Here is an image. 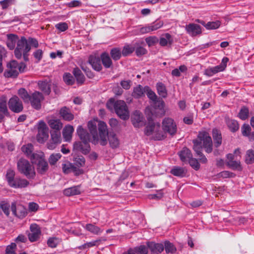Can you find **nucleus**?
<instances>
[{"instance_id":"nucleus-36","label":"nucleus","mask_w":254,"mask_h":254,"mask_svg":"<svg viewBox=\"0 0 254 254\" xmlns=\"http://www.w3.org/2000/svg\"><path fill=\"white\" fill-rule=\"evenodd\" d=\"M0 111L2 113L8 114L7 108V98L4 95L0 97Z\"/></svg>"},{"instance_id":"nucleus-19","label":"nucleus","mask_w":254,"mask_h":254,"mask_svg":"<svg viewBox=\"0 0 254 254\" xmlns=\"http://www.w3.org/2000/svg\"><path fill=\"white\" fill-rule=\"evenodd\" d=\"M48 124L50 128L53 130L51 131H60L63 128V124L60 119L53 118L48 121Z\"/></svg>"},{"instance_id":"nucleus-4","label":"nucleus","mask_w":254,"mask_h":254,"mask_svg":"<svg viewBox=\"0 0 254 254\" xmlns=\"http://www.w3.org/2000/svg\"><path fill=\"white\" fill-rule=\"evenodd\" d=\"M24 63L18 64L16 61H12L7 64V68L3 75L6 78H15L20 72H23L26 68Z\"/></svg>"},{"instance_id":"nucleus-14","label":"nucleus","mask_w":254,"mask_h":254,"mask_svg":"<svg viewBox=\"0 0 254 254\" xmlns=\"http://www.w3.org/2000/svg\"><path fill=\"white\" fill-rule=\"evenodd\" d=\"M115 112L122 119L126 120L127 117V109L126 104L123 100L117 101Z\"/></svg>"},{"instance_id":"nucleus-50","label":"nucleus","mask_w":254,"mask_h":254,"mask_svg":"<svg viewBox=\"0 0 254 254\" xmlns=\"http://www.w3.org/2000/svg\"><path fill=\"white\" fill-rule=\"evenodd\" d=\"M110 54L112 59L115 61L119 60L121 57V52L118 48H114L112 49Z\"/></svg>"},{"instance_id":"nucleus-51","label":"nucleus","mask_w":254,"mask_h":254,"mask_svg":"<svg viewBox=\"0 0 254 254\" xmlns=\"http://www.w3.org/2000/svg\"><path fill=\"white\" fill-rule=\"evenodd\" d=\"M74 164L78 167H81L85 164V159L82 156H78L74 158Z\"/></svg>"},{"instance_id":"nucleus-8","label":"nucleus","mask_w":254,"mask_h":254,"mask_svg":"<svg viewBox=\"0 0 254 254\" xmlns=\"http://www.w3.org/2000/svg\"><path fill=\"white\" fill-rule=\"evenodd\" d=\"M100 143L104 146L107 144V137L109 135L106 124L103 121H99L98 124Z\"/></svg>"},{"instance_id":"nucleus-54","label":"nucleus","mask_w":254,"mask_h":254,"mask_svg":"<svg viewBox=\"0 0 254 254\" xmlns=\"http://www.w3.org/2000/svg\"><path fill=\"white\" fill-rule=\"evenodd\" d=\"M60 240L56 237L50 238L47 241L48 246L52 248H56L60 243Z\"/></svg>"},{"instance_id":"nucleus-24","label":"nucleus","mask_w":254,"mask_h":254,"mask_svg":"<svg viewBox=\"0 0 254 254\" xmlns=\"http://www.w3.org/2000/svg\"><path fill=\"white\" fill-rule=\"evenodd\" d=\"M159 42L160 46L162 47L170 46L173 42V39L169 33H165L161 35Z\"/></svg>"},{"instance_id":"nucleus-63","label":"nucleus","mask_w":254,"mask_h":254,"mask_svg":"<svg viewBox=\"0 0 254 254\" xmlns=\"http://www.w3.org/2000/svg\"><path fill=\"white\" fill-rule=\"evenodd\" d=\"M148 248V246L146 247L145 246L141 245L135 248V251L137 254H147Z\"/></svg>"},{"instance_id":"nucleus-58","label":"nucleus","mask_w":254,"mask_h":254,"mask_svg":"<svg viewBox=\"0 0 254 254\" xmlns=\"http://www.w3.org/2000/svg\"><path fill=\"white\" fill-rule=\"evenodd\" d=\"M249 112V109L246 107H243L239 114L240 118L243 120H246L248 117Z\"/></svg>"},{"instance_id":"nucleus-9","label":"nucleus","mask_w":254,"mask_h":254,"mask_svg":"<svg viewBox=\"0 0 254 254\" xmlns=\"http://www.w3.org/2000/svg\"><path fill=\"white\" fill-rule=\"evenodd\" d=\"M162 127L164 131L171 135H174L177 132L176 124L172 118H165L162 122Z\"/></svg>"},{"instance_id":"nucleus-20","label":"nucleus","mask_w":254,"mask_h":254,"mask_svg":"<svg viewBox=\"0 0 254 254\" xmlns=\"http://www.w3.org/2000/svg\"><path fill=\"white\" fill-rule=\"evenodd\" d=\"M226 66V64H221L214 67L207 68L204 70V74L208 76H212L219 72L223 71Z\"/></svg>"},{"instance_id":"nucleus-30","label":"nucleus","mask_w":254,"mask_h":254,"mask_svg":"<svg viewBox=\"0 0 254 254\" xmlns=\"http://www.w3.org/2000/svg\"><path fill=\"white\" fill-rule=\"evenodd\" d=\"M72 73L78 83L82 84L84 82L85 77L81 71L78 68H74L73 70Z\"/></svg>"},{"instance_id":"nucleus-42","label":"nucleus","mask_w":254,"mask_h":254,"mask_svg":"<svg viewBox=\"0 0 254 254\" xmlns=\"http://www.w3.org/2000/svg\"><path fill=\"white\" fill-rule=\"evenodd\" d=\"M245 162L248 164H251L254 163V151L248 150L246 154Z\"/></svg>"},{"instance_id":"nucleus-40","label":"nucleus","mask_w":254,"mask_h":254,"mask_svg":"<svg viewBox=\"0 0 254 254\" xmlns=\"http://www.w3.org/2000/svg\"><path fill=\"white\" fill-rule=\"evenodd\" d=\"M85 229L95 235H99L102 232L101 229L92 224H88L85 226Z\"/></svg>"},{"instance_id":"nucleus-48","label":"nucleus","mask_w":254,"mask_h":254,"mask_svg":"<svg viewBox=\"0 0 254 254\" xmlns=\"http://www.w3.org/2000/svg\"><path fill=\"white\" fill-rule=\"evenodd\" d=\"M152 137L155 140H162L164 139L166 137L165 133L160 130V128L159 129H157L154 131V132L152 134Z\"/></svg>"},{"instance_id":"nucleus-52","label":"nucleus","mask_w":254,"mask_h":254,"mask_svg":"<svg viewBox=\"0 0 254 254\" xmlns=\"http://www.w3.org/2000/svg\"><path fill=\"white\" fill-rule=\"evenodd\" d=\"M145 40L148 47L154 46L159 42V39L155 36H149L146 38Z\"/></svg>"},{"instance_id":"nucleus-25","label":"nucleus","mask_w":254,"mask_h":254,"mask_svg":"<svg viewBox=\"0 0 254 254\" xmlns=\"http://www.w3.org/2000/svg\"><path fill=\"white\" fill-rule=\"evenodd\" d=\"M88 62L95 70L100 71L102 69L100 59L99 57L91 56L89 58Z\"/></svg>"},{"instance_id":"nucleus-57","label":"nucleus","mask_w":254,"mask_h":254,"mask_svg":"<svg viewBox=\"0 0 254 254\" xmlns=\"http://www.w3.org/2000/svg\"><path fill=\"white\" fill-rule=\"evenodd\" d=\"M74 165L71 163L66 162L63 164L62 170L64 173L68 174L72 171Z\"/></svg>"},{"instance_id":"nucleus-59","label":"nucleus","mask_w":254,"mask_h":254,"mask_svg":"<svg viewBox=\"0 0 254 254\" xmlns=\"http://www.w3.org/2000/svg\"><path fill=\"white\" fill-rule=\"evenodd\" d=\"M164 23L161 20H156L150 24L152 31L157 30L163 26Z\"/></svg>"},{"instance_id":"nucleus-39","label":"nucleus","mask_w":254,"mask_h":254,"mask_svg":"<svg viewBox=\"0 0 254 254\" xmlns=\"http://www.w3.org/2000/svg\"><path fill=\"white\" fill-rule=\"evenodd\" d=\"M157 89L158 93L163 98H165L167 95V92L165 86L162 83H158L157 84Z\"/></svg>"},{"instance_id":"nucleus-6","label":"nucleus","mask_w":254,"mask_h":254,"mask_svg":"<svg viewBox=\"0 0 254 254\" xmlns=\"http://www.w3.org/2000/svg\"><path fill=\"white\" fill-rule=\"evenodd\" d=\"M31 49L30 46L28 45L27 40L24 37H22L17 41V47L14 50L15 57L20 59L21 58L22 54L28 53Z\"/></svg>"},{"instance_id":"nucleus-5","label":"nucleus","mask_w":254,"mask_h":254,"mask_svg":"<svg viewBox=\"0 0 254 254\" xmlns=\"http://www.w3.org/2000/svg\"><path fill=\"white\" fill-rule=\"evenodd\" d=\"M18 170L28 178H32L35 175L33 167L26 159H21L17 162Z\"/></svg>"},{"instance_id":"nucleus-21","label":"nucleus","mask_w":254,"mask_h":254,"mask_svg":"<svg viewBox=\"0 0 254 254\" xmlns=\"http://www.w3.org/2000/svg\"><path fill=\"white\" fill-rule=\"evenodd\" d=\"M143 116L138 111H135L131 116V122L135 127H139L143 125Z\"/></svg>"},{"instance_id":"nucleus-23","label":"nucleus","mask_w":254,"mask_h":254,"mask_svg":"<svg viewBox=\"0 0 254 254\" xmlns=\"http://www.w3.org/2000/svg\"><path fill=\"white\" fill-rule=\"evenodd\" d=\"M73 149L81 151L83 154H86L90 151L89 143L81 142H75L73 144Z\"/></svg>"},{"instance_id":"nucleus-35","label":"nucleus","mask_w":254,"mask_h":254,"mask_svg":"<svg viewBox=\"0 0 254 254\" xmlns=\"http://www.w3.org/2000/svg\"><path fill=\"white\" fill-rule=\"evenodd\" d=\"M227 165L233 170L242 171V167L241 162L239 160L227 161Z\"/></svg>"},{"instance_id":"nucleus-62","label":"nucleus","mask_w":254,"mask_h":254,"mask_svg":"<svg viewBox=\"0 0 254 254\" xmlns=\"http://www.w3.org/2000/svg\"><path fill=\"white\" fill-rule=\"evenodd\" d=\"M0 207L4 213L8 216L9 214V204L7 202L2 201L0 203Z\"/></svg>"},{"instance_id":"nucleus-64","label":"nucleus","mask_w":254,"mask_h":254,"mask_svg":"<svg viewBox=\"0 0 254 254\" xmlns=\"http://www.w3.org/2000/svg\"><path fill=\"white\" fill-rule=\"evenodd\" d=\"M190 165L196 170H198L200 168V165L197 159L195 158H192V156L191 158H190L188 160Z\"/></svg>"},{"instance_id":"nucleus-53","label":"nucleus","mask_w":254,"mask_h":254,"mask_svg":"<svg viewBox=\"0 0 254 254\" xmlns=\"http://www.w3.org/2000/svg\"><path fill=\"white\" fill-rule=\"evenodd\" d=\"M146 91H147L148 97L151 100L154 101L152 107H148L147 108H151L152 109L153 108L155 103L159 102V101H162V100H159V101H156V100L157 99V96L155 94V93L152 90H150L148 87H146Z\"/></svg>"},{"instance_id":"nucleus-60","label":"nucleus","mask_w":254,"mask_h":254,"mask_svg":"<svg viewBox=\"0 0 254 254\" xmlns=\"http://www.w3.org/2000/svg\"><path fill=\"white\" fill-rule=\"evenodd\" d=\"M228 126L231 131L234 132L239 129V124L238 122L234 120H231L228 122Z\"/></svg>"},{"instance_id":"nucleus-33","label":"nucleus","mask_w":254,"mask_h":254,"mask_svg":"<svg viewBox=\"0 0 254 254\" xmlns=\"http://www.w3.org/2000/svg\"><path fill=\"white\" fill-rule=\"evenodd\" d=\"M39 88L45 94L49 95L51 92L50 84L46 81L38 82Z\"/></svg>"},{"instance_id":"nucleus-29","label":"nucleus","mask_w":254,"mask_h":254,"mask_svg":"<svg viewBox=\"0 0 254 254\" xmlns=\"http://www.w3.org/2000/svg\"><path fill=\"white\" fill-rule=\"evenodd\" d=\"M212 136L214 140V146L216 147H219L222 143V136L220 131L217 129H213Z\"/></svg>"},{"instance_id":"nucleus-17","label":"nucleus","mask_w":254,"mask_h":254,"mask_svg":"<svg viewBox=\"0 0 254 254\" xmlns=\"http://www.w3.org/2000/svg\"><path fill=\"white\" fill-rule=\"evenodd\" d=\"M77 133L83 143H89L90 141H92V140L87 130L84 129L81 126H79L77 127Z\"/></svg>"},{"instance_id":"nucleus-55","label":"nucleus","mask_w":254,"mask_h":254,"mask_svg":"<svg viewBox=\"0 0 254 254\" xmlns=\"http://www.w3.org/2000/svg\"><path fill=\"white\" fill-rule=\"evenodd\" d=\"M64 80L67 85H72L74 84L75 80L73 77L69 73H66L63 76Z\"/></svg>"},{"instance_id":"nucleus-49","label":"nucleus","mask_w":254,"mask_h":254,"mask_svg":"<svg viewBox=\"0 0 254 254\" xmlns=\"http://www.w3.org/2000/svg\"><path fill=\"white\" fill-rule=\"evenodd\" d=\"M145 89H146V88L145 87L143 89L140 85L137 86L134 89L132 93V96L135 98H138L142 96L144 94Z\"/></svg>"},{"instance_id":"nucleus-43","label":"nucleus","mask_w":254,"mask_h":254,"mask_svg":"<svg viewBox=\"0 0 254 254\" xmlns=\"http://www.w3.org/2000/svg\"><path fill=\"white\" fill-rule=\"evenodd\" d=\"M51 139L54 142L58 143H60L61 142V131H51Z\"/></svg>"},{"instance_id":"nucleus-11","label":"nucleus","mask_w":254,"mask_h":254,"mask_svg":"<svg viewBox=\"0 0 254 254\" xmlns=\"http://www.w3.org/2000/svg\"><path fill=\"white\" fill-rule=\"evenodd\" d=\"M9 108L14 113H20L23 109L22 102L17 96L11 98L8 103Z\"/></svg>"},{"instance_id":"nucleus-13","label":"nucleus","mask_w":254,"mask_h":254,"mask_svg":"<svg viewBox=\"0 0 254 254\" xmlns=\"http://www.w3.org/2000/svg\"><path fill=\"white\" fill-rule=\"evenodd\" d=\"M11 210L12 214L19 218H24L27 214V211L25 207L20 204L16 205L15 202L12 203Z\"/></svg>"},{"instance_id":"nucleus-31","label":"nucleus","mask_w":254,"mask_h":254,"mask_svg":"<svg viewBox=\"0 0 254 254\" xmlns=\"http://www.w3.org/2000/svg\"><path fill=\"white\" fill-rule=\"evenodd\" d=\"M108 136L110 146L112 148H116L118 147L119 145V140L116 135L113 132H110Z\"/></svg>"},{"instance_id":"nucleus-22","label":"nucleus","mask_w":254,"mask_h":254,"mask_svg":"<svg viewBox=\"0 0 254 254\" xmlns=\"http://www.w3.org/2000/svg\"><path fill=\"white\" fill-rule=\"evenodd\" d=\"M59 114L63 120L66 121H70L74 119V115L72 114L70 109L65 106L60 109Z\"/></svg>"},{"instance_id":"nucleus-34","label":"nucleus","mask_w":254,"mask_h":254,"mask_svg":"<svg viewBox=\"0 0 254 254\" xmlns=\"http://www.w3.org/2000/svg\"><path fill=\"white\" fill-rule=\"evenodd\" d=\"M173 175L177 177H183L186 175L185 170L181 167L175 166L170 171Z\"/></svg>"},{"instance_id":"nucleus-16","label":"nucleus","mask_w":254,"mask_h":254,"mask_svg":"<svg viewBox=\"0 0 254 254\" xmlns=\"http://www.w3.org/2000/svg\"><path fill=\"white\" fill-rule=\"evenodd\" d=\"M185 28L187 32L192 36H195L201 33V27L196 24L190 23L187 25Z\"/></svg>"},{"instance_id":"nucleus-28","label":"nucleus","mask_w":254,"mask_h":254,"mask_svg":"<svg viewBox=\"0 0 254 254\" xmlns=\"http://www.w3.org/2000/svg\"><path fill=\"white\" fill-rule=\"evenodd\" d=\"M180 159L183 162H187L190 158L192 156L190 150L186 147L183 149L179 153Z\"/></svg>"},{"instance_id":"nucleus-15","label":"nucleus","mask_w":254,"mask_h":254,"mask_svg":"<svg viewBox=\"0 0 254 254\" xmlns=\"http://www.w3.org/2000/svg\"><path fill=\"white\" fill-rule=\"evenodd\" d=\"M30 232L28 236L29 241L33 242L38 240L41 234V231L39 227L36 224H33L30 226Z\"/></svg>"},{"instance_id":"nucleus-1","label":"nucleus","mask_w":254,"mask_h":254,"mask_svg":"<svg viewBox=\"0 0 254 254\" xmlns=\"http://www.w3.org/2000/svg\"><path fill=\"white\" fill-rule=\"evenodd\" d=\"M164 106L165 103L162 101L155 103L152 109H145V114L148 122L145 130V134L146 135H152L156 129L160 128V124L158 123H155L153 121L154 118L162 117L165 115Z\"/></svg>"},{"instance_id":"nucleus-46","label":"nucleus","mask_w":254,"mask_h":254,"mask_svg":"<svg viewBox=\"0 0 254 254\" xmlns=\"http://www.w3.org/2000/svg\"><path fill=\"white\" fill-rule=\"evenodd\" d=\"M61 157L62 155L60 153H53L50 156L48 161L51 165H54Z\"/></svg>"},{"instance_id":"nucleus-10","label":"nucleus","mask_w":254,"mask_h":254,"mask_svg":"<svg viewBox=\"0 0 254 254\" xmlns=\"http://www.w3.org/2000/svg\"><path fill=\"white\" fill-rule=\"evenodd\" d=\"M38 129L37 141L40 143H43L49 137V128L44 122L40 121Z\"/></svg>"},{"instance_id":"nucleus-38","label":"nucleus","mask_w":254,"mask_h":254,"mask_svg":"<svg viewBox=\"0 0 254 254\" xmlns=\"http://www.w3.org/2000/svg\"><path fill=\"white\" fill-rule=\"evenodd\" d=\"M141 216V214L138 212L132 211L130 213V218L132 220L133 225L130 227L135 228L139 222V219Z\"/></svg>"},{"instance_id":"nucleus-26","label":"nucleus","mask_w":254,"mask_h":254,"mask_svg":"<svg viewBox=\"0 0 254 254\" xmlns=\"http://www.w3.org/2000/svg\"><path fill=\"white\" fill-rule=\"evenodd\" d=\"M7 40L6 41V45L10 50H13L15 46V44H17L18 41V36L14 34H7Z\"/></svg>"},{"instance_id":"nucleus-47","label":"nucleus","mask_w":254,"mask_h":254,"mask_svg":"<svg viewBox=\"0 0 254 254\" xmlns=\"http://www.w3.org/2000/svg\"><path fill=\"white\" fill-rule=\"evenodd\" d=\"M221 21L217 20L216 21L208 22L205 25V27L207 29H216L218 28L221 25Z\"/></svg>"},{"instance_id":"nucleus-56","label":"nucleus","mask_w":254,"mask_h":254,"mask_svg":"<svg viewBox=\"0 0 254 254\" xmlns=\"http://www.w3.org/2000/svg\"><path fill=\"white\" fill-rule=\"evenodd\" d=\"M165 249L167 253L174 254L176 251L175 247L169 242H166L165 243Z\"/></svg>"},{"instance_id":"nucleus-44","label":"nucleus","mask_w":254,"mask_h":254,"mask_svg":"<svg viewBox=\"0 0 254 254\" xmlns=\"http://www.w3.org/2000/svg\"><path fill=\"white\" fill-rule=\"evenodd\" d=\"M106 240V238L104 237H101L95 241L84 244V247H86V249H88L93 246H98L102 242H104Z\"/></svg>"},{"instance_id":"nucleus-41","label":"nucleus","mask_w":254,"mask_h":254,"mask_svg":"<svg viewBox=\"0 0 254 254\" xmlns=\"http://www.w3.org/2000/svg\"><path fill=\"white\" fill-rule=\"evenodd\" d=\"M64 193L66 196H70L78 194L80 192L78 188L74 187L64 190Z\"/></svg>"},{"instance_id":"nucleus-27","label":"nucleus","mask_w":254,"mask_h":254,"mask_svg":"<svg viewBox=\"0 0 254 254\" xmlns=\"http://www.w3.org/2000/svg\"><path fill=\"white\" fill-rule=\"evenodd\" d=\"M73 131L74 128L72 126H65L63 130V135L65 141H69L71 139Z\"/></svg>"},{"instance_id":"nucleus-32","label":"nucleus","mask_w":254,"mask_h":254,"mask_svg":"<svg viewBox=\"0 0 254 254\" xmlns=\"http://www.w3.org/2000/svg\"><path fill=\"white\" fill-rule=\"evenodd\" d=\"M15 172L13 170L9 169L6 174V180L10 187L14 186V184L16 181L15 179Z\"/></svg>"},{"instance_id":"nucleus-61","label":"nucleus","mask_w":254,"mask_h":254,"mask_svg":"<svg viewBox=\"0 0 254 254\" xmlns=\"http://www.w3.org/2000/svg\"><path fill=\"white\" fill-rule=\"evenodd\" d=\"M117 101H115L113 98H111L106 103V107L110 111H113L116 109Z\"/></svg>"},{"instance_id":"nucleus-18","label":"nucleus","mask_w":254,"mask_h":254,"mask_svg":"<svg viewBox=\"0 0 254 254\" xmlns=\"http://www.w3.org/2000/svg\"><path fill=\"white\" fill-rule=\"evenodd\" d=\"M147 245L151 254H159L164 249V246L162 244L155 243L151 242H148Z\"/></svg>"},{"instance_id":"nucleus-7","label":"nucleus","mask_w":254,"mask_h":254,"mask_svg":"<svg viewBox=\"0 0 254 254\" xmlns=\"http://www.w3.org/2000/svg\"><path fill=\"white\" fill-rule=\"evenodd\" d=\"M33 163L37 164V172L41 174H44L48 169V163L42 157L37 154H33L31 156Z\"/></svg>"},{"instance_id":"nucleus-3","label":"nucleus","mask_w":254,"mask_h":254,"mask_svg":"<svg viewBox=\"0 0 254 254\" xmlns=\"http://www.w3.org/2000/svg\"><path fill=\"white\" fill-rule=\"evenodd\" d=\"M18 95L25 103L30 102L35 109L39 110L41 108V102L44 100V96L41 93L35 91L29 95L25 89L20 88L18 90Z\"/></svg>"},{"instance_id":"nucleus-37","label":"nucleus","mask_w":254,"mask_h":254,"mask_svg":"<svg viewBox=\"0 0 254 254\" xmlns=\"http://www.w3.org/2000/svg\"><path fill=\"white\" fill-rule=\"evenodd\" d=\"M101 59L104 66L106 68L110 67L112 64V60H111L109 55L106 53H103L101 56Z\"/></svg>"},{"instance_id":"nucleus-45","label":"nucleus","mask_w":254,"mask_h":254,"mask_svg":"<svg viewBox=\"0 0 254 254\" xmlns=\"http://www.w3.org/2000/svg\"><path fill=\"white\" fill-rule=\"evenodd\" d=\"M29 182L25 179H20L16 178V181L14 184L13 188H24L28 186Z\"/></svg>"},{"instance_id":"nucleus-2","label":"nucleus","mask_w":254,"mask_h":254,"mask_svg":"<svg viewBox=\"0 0 254 254\" xmlns=\"http://www.w3.org/2000/svg\"><path fill=\"white\" fill-rule=\"evenodd\" d=\"M193 149L199 156V160L202 163H206L207 158L202 154L201 151L202 147L206 152L209 153L212 151V141L211 137L206 131H200L198 134L197 138L193 140Z\"/></svg>"},{"instance_id":"nucleus-12","label":"nucleus","mask_w":254,"mask_h":254,"mask_svg":"<svg viewBox=\"0 0 254 254\" xmlns=\"http://www.w3.org/2000/svg\"><path fill=\"white\" fill-rule=\"evenodd\" d=\"M99 121L97 120H93L89 121L88 123V129L92 135V142L94 144H97L99 140L97 131V125Z\"/></svg>"}]
</instances>
